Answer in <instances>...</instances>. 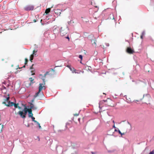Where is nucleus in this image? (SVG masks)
<instances>
[{
    "label": "nucleus",
    "instance_id": "1",
    "mask_svg": "<svg viewBox=\"0 0 154 154\" xmlns=\"http://www.w3.org/2000/svg\"><path fill=\"white\" fill-rule=\"evenodd\" d=\"M10 99L9 94H8V97H5L4 99V101L2 102V104H5L7 106H12L14 105L15 108H17L18 106V103L16 104L13 102H10L9 101Z\"/></svg>",
    "mask_w": 154,
    "mask_h": 154
},
{
    "label": "nucleus",
    "instance_id": "2",
    "mask_svg": "<svg viewBox=\"0 0 154 154\" xmlns=\"http://www.w3.org/2000/svg\"><path fill=\"white\" fill-rule=\"evenodd\" d=\"M29 109H28L26 106L23 110V111H20L18 112H15V114L16 115L19 114L21 117L22 118L24 119L26 118V115L27 114V112H28Z\"/></svg>",
    "mask_w": 154,
    "mask_h": 154
},
{
    "label": "nucleus",
    "instance_id": "3",
    "mask_svg": "<svg viewBox=\"0 0 154 154\" xmlns=\"http://www.w3.org/2000/svg\"><path fill=\"white\" fill-rule=\"evenodd\" d=\"M42 80H43V83H40L39 86V87L38 91L37 93H35V95L34 96L35 97H36L38 96V94H39L40 92L42 90L43 87H45L44 86H42V85H45V79H44V78L42 79Z\"/></svg>",
    "mask_w": 154,
    "mask_h": 154
},
{
    "label": "nucleus",
    "instance_id": "4",
    "mask_svg": "<svg viewBox=\"0 0 154 154\" xmlns=\"http://www.w3.org/2000/svg\"><path fill=\"white\" fill-rule=\"evenodd\" d=\"M106 9H105L104 11H103L102 13V16H103V15H104V16H105V14L106 15H107L108 16V17L107 18H105L106 19H111V17H112L113 18H112V19H114V17L113 16V15L110 12H109L107 13H104L106 11Z\"/></svg>",
    "mask_w": 154,
    "mask_h": 154
},
{
    "label": "nucleus",
    "instance_id": "5",
    "mask_svg": "<svg viewBox=\"0 0 154 154\" xmlns=\"http://www.w3.org/2000/svg\"><path fill=\"white\" fill-rule=\"evenodd\" d=\"M126 52L129 54H133L135 53L134 49H132L130 46L126 48Z\"/></svg>",
    "mask_w": 154,
    "mask_h": 154
},
{
    "label": "nucleus",
    "instance_id": "6",
    "mask_svg": "<svg viewBox=\"0 0 154 154\" xmlns=\"http://www.w3.org/2000/svg\"><path fill=\"white\" fill-rule=\"evenodd\" d=\"M60 35L62 36H64L67 34L66 28L61 27L60 29Z\"/></svg>",
    "mask_w": 154,
    "mask_h": 154
},
{
    "label": "nucleus",
    "instance_id": "7",
    "mask_svg": "<svg viewBox=\"0 0 154 154\" xmlns=\"http://www.w3.org/2000/svg\"><path fill=\"white\" fill-rule=\"evenodd\" d=\"M68 68H69L70 70L71 71H72V73L75 72V73H80V71L79 72H78L76 71L77 70L75 69L74 67L70 65H69L68 64Z\"/></svg>",
    "mask_w": 154,
    "mask_h": 154
},
{
    "label": "nucleus",
    "instance_id": "8",
    "mask_svg": "<svg viewBox=\"0 0 154 154\" xmlns=\"http://www.w3.org/2000/svg\"><path fill=\"white\" fill-rule=\"evenodd\" d=\"M34 9V7L32 5H28L25 7L24 8V10L26 11H29L32 10Z\"/></svg>",
    "mask_w": 154,
    "mask_h": 154
},
{
    "label": "nucleus",
    "instance_id": "9",
    "mask_svg": "<svg viewBox=\"0 0 154 154\" xmlns=\"http://www.w3.org/2000/svg\"><path fill=\"white\" fill-rule=\"evenodd\" d=\"M68 24L69 25V27H70V28H72L74 26L75 23L73 20H70V21H68Z\"/></svg>",
    "mask_w": 154,
    "mask_h": 154
},
{
    "label": "nucleus",
    "instance_id": "10",
    "mask_svg": "<svg viewBox=\"0 0 154 154\" xmlns=\"http://www.w3.org/2000/svg\"><path fill=\"white\" fill-rule=\"evenodd\" d=\"M2 92L4 94H6L7 92V89L4 86H2L1 89Z\"/></svg>",
    "mask_w": 154,
    "mask_h": 154
},
{
    "label": "nucleus",
    "instance_id": "11",
    "mask_svg": "<svg viewBox=\"0 0 154 154\" xmlns=\"http://www.w3.org/2000/svg\"><path fill=\"white\" fill-rule=\"evenodd\" d=\"M115 132H117L119 134H120V133L121 131H120L119 129L118 128H117L116 129H115V131H114V132H113L112 133V134H107V135H112V136H114L113 134H114V133H115Z\"/></svg>",
    "mask_w": 154,
    "mask_h": 154
},
{
    "label": "nucleus",
    "instance_id": "12",
    "mask_svg": "<svg viewBox=\"0 0 154 154\" xmlns=\"http://www.w3.org/2000/svg\"><path fill=\"white\" fill-rule=\"evenodd\" d=\"M96 42L97 40L96 39V38H94V39L92 40L91 41V42L92 43V45H93V46L96 47L97 45H96Z\"/></svg>",
    "mask_w": 154,
    "mask_h": 154
},
{
    "label": "nucleus",
    "instance_id": "13",
    "mask_svg": "<svg viewBox=\"0 0 154 154\" xmlns=\"http://www.w3.org/2000/svg\"><path fill=\"white\" fill-rule=\"evenodd\" d=\"M32 111V110L31 109H29L28 112L29 113L28 116L29 117H32V116H33Z\"/></svg>",
    "mask_w": 154,
    "mask_h": 154
},
{
    "label": "nucleus",
    "instance_id": "14",
    "mask_svg": "<svg viewBox=\"0 0 154 154\" xmlns=\"http://www.w3.org/2000/svg\"><path fill=\"white\" fill-rule=\"evenodd\" d=\"M145 30H143L142 33H141V34L140 36V38L142 39H143V36H144V35H145Z\"/></svg>",
    "mask_w": 154,
    "mask_h": 154
},
{
    "label": "nucleus",
    "instance_id": "15",
    "mask_svg": "<svg viewBox=\"0 0 154 154\" xmlns=\"http://www.w3.org/2000/svg\"><path fill=\"white\" fill-rule=\"evenodd\" d=\"M30 107L29 109H37V108L36 107H34V105L32 103H30Z\"/></svg>",
    "mask_w": 154,
    "mask_h": 154
},
{
    "label": "nucleus",
    "instance_id": "16",
    "mask_svg": "<svg viewBox=\"0 0 154 154\" xmlns=\"http://www.w3.org/2000/svg\"><path fill=\"white\" fill-rule=\"evenodd\" d=\"M124 97H125L126 100H127V102L128 103H132L131 99L130 98H129L128 99H127L126 95H125L124 96Z\"/></svg>",
    "mask_w": 154,
    "mask_h": 154
},
{
    "label": "nucleus",
    "instance_id": "17",
    "mask_svg": "<svg viewBox=\"0 0 154 154\" xmlns=\"http://www.w3.org/2000/svg\"><path fill=\"white\" fill-rule=\"evenodd\" d=\"M51 10L50 8H48L47 9L45 12V13L46 14H48L50 11Z\"/></svg>",
    "mask_w": 154,
    "mask_h": 154
},
{
    "label": "nucleus",
    "instance_id": "18",
    "mask_svg": "<svg viewBox=\"0 0 154 154\" xmlns=\"http://www.w3.org/2000/svg\"><path fill=\"white\" fill-rule=\"evenodd\" d=\"M31 70V72L32 73V75H35V69H33Z\"/></svg>",
    "mask_w": 154,
    "mask_h": 154
},
{
    "label": "nucleus",
    "instance_id": "19",
    "mask_svg": "<svg viewBox=\"0 0 154 154\" xmlns=\"http://www.w3.org/2000/svg\"><path fill=\"white\" fill-rule=\"evenodd\" d=\"M3 125L0 124V132H1L3 129Z\"/></svg>",
    "mask_w": 154,
    "mask_h": 154
},
{
    "label": "nucleus",
    "instance_id": "20",
    "mask_svg": "<svg viewBox=\"0 0 154 154\" xmlns=\"http://www.w3.org/2000/svg\"><path fill=\"white\" fill-rule=\"evenodd\" d=\"M34 57V55L33 54H31L30 56V61L32 62V60H33Z\"/></svg>",
    "mask_w": 154,
    "mask_h": 154
},
{
    "label": "nucleus",
    "instance_id": "21",
    "mask_svg": "<svg viewBox=\"0 0 154 154\" xmlns=\"http://www.w3.org/2000/svg\"><path fill=\"white\" fill-rule=\"evenodd\" d=\"M116 149L113 150H108V152L109 153H111L114 152L116 151Z\"/></svg>",
    "mask_w": 154,
    "mask_h": 154
},
{
    "label": "nucleus",
    "instance_id": "22",
    "mask_svg": "<svg viewBox=\"0 0 154 154\" xmlns=\"http://www.w3.org/2000/svg\"><path fill=\"white\" fill-rule=\"evenodd\" d=\"M57 31H58V28H55L54 30H53V32L54 33V34H55L56 33H57Z\"/></svg>",
    "mask_w": 154,
    "mask_h": 154
},
{
    "label": "nucleus",
    "instance_id": "23",
    "mask_svg": "<svg viewBox=\"0 0 154 154\" xmlns=\"http://www.w3.org/2000/svg\"><path fill=\"white\" fill-rule=\"evenodd\" d=\"M81 60L83 59V56L82 55H79L78 57Z\"/></svg>",
    "mask_w": 154,
    "mask_h": 154
},
{
    "label": "nucleus",
    "instance_id": "24",
    "mask_svg": "<svg viewBox=\"0 0 154 154\" xmlns=\"http://www.w3.org/2000/svg\"><path fill=\"white\" fill-rule=\"evenodd\" d=\"M29 79V81H30L32 83H33V82H32V81L34 80V79L32 77L30 78Z\"/></svg>",
    "mask_w": 154,
    "mask_h": 154
},
{
    "label": "nucleus",
    "instance_id": "25",
    "mask_svg": "<svg viewBox=\"0 0 154 154\" xmlns=\"http://www.w3.org/2000/svg\"><path fill=\"white\" fill-rule=\"evenodd\" d=\"M50 71H47L46 72V73H45V74H44V76H43V77L45 78L46 76L49 74V72H50Z\"/></svg>",
    "mask_w": 154,
    "mask_h": 154
},
{
    "label": "nucleus",
    "instance_id": "26",
    "mask_svg": "<svg viewBox=\"0 0 154 154\" xmlns=\"http://www.w3.org/2000/svg\"><path fill=\"white\" fill-rule=\"evenodd\" d=\"M31 118H32V120L34 122H37V121H36V120H35V118L33 116H32V117H31Z\"/></svg>",
    "mask_w": 154,
    "mask_h": 154
},
{
    "label": "nucleus",
    "instance_id": "27",
    "mask_svg": "<svg viewBox=\"0 0 154 154\" xmlns=\"http://www.w3.org/2000/svg\"><path fill=\"white\" fill-rule=\"evenodd\" d=\"M28 61V60L26 58L25 59V65L27 64Z\"/></svg>",
    "mask_w": 154,
    "mask_h": 154
},
{
    "label": "nucleus",
    "instance_id": "28",
    "mask_svg": "<svg viewBox=\"0 0 154 154\" xmlns=\"http://www.w3.org/2000/svg\"><path fill=\"white\" fill-rule=\"evenodd\" d=\"M147 96V97H150V96L149 95V94L148 93H147V94H144L143 95V98L144 97V96Z\"/></svg>",
    "mask_w": 154,
    "mask_h": 154
},
{
    "label": "nucleus",
    "instance_id": "29",
    "mask_svg": "<svg viewBox=\"0 0 154 154\" xmlns=\"http://www.w3.org/2000/svg\"><path fill=\"white\" fill-rule=\"evenodd\" d=\"M88 70L90 72H92L91 67L90 66H88Z\"/></svg>",
    "mask_w": 154,
    "mask_h": 154
},
{
    "label": "nucleus",
    "instance_id": "30",
    "mask_svg": "<svg viewBox=\"0 0 154 154\" xmlns=\"http://www.w3.org/2000/svg\"><path fill=\"white\" fill-rule=\"evenodd\" d=\"M35 123H37V124L38 125V127H39V128H41V126H40V124H39L38 122L37 121V122H36Z\"/></svg>",
    "mask_w": 154,
    "mask_h": 154
},
{
    "label": "nucleus",
    "instance_id": "31",
    "mask_svg": "<svg viewBox=\"0 0 154 154\" xmlns=\"http://www.w3.org/2000/svg\"><path fill=\"white\" fill-rule=\"evenodd\" d=\"M103 103V101L102 100L100 101L99 102V105L102 104Z\"/></svg>",
    "mask_w": 154,
    "mask_h": 154
},
{
    "label": "nucleus",
    "instance_id": "32",
    "mask_svg": "<svg viewBox=\"0 0 154 154\" xmlns=\"http://www.w3.org/2000/svg\"><path fill=\"white\" fill-rule=\"evenodd\" d=\"M149 154H154V150H153L152 151H150Z\"/></svg>",
    "mask_w": 154,
    "mask_h": 154
},
{
    "label": "nucleus",
    "instance_id": "33",
    "mask_svg": "<svg viewBox=\"0 0 154 154\" xmlns=\"http://www.w3.org/2000/svg\"><path fill=\"white\" fill-rule=\"evenodd\" d=\"M125 133H122L121 132L120 133V134H119L121 135V137H122L123 135H125Z\"/></svg>",
    "mask_w": 154,
    "mask_h": 154
},
{
    "label": "nucleus",
    "instance_id": "34",
    "mask_svg": "<svg viewBox=\"0 0 154 154\" xmlns=\"http://www.w3.org/2000/svg\"><path fill=\"white\" fill-rule=\"evenodd\" d=\"M33 65H34V64H32V66L30 67V70H32V69H34L33 68Z\"/></svg>",
    "mask_w": 154,
    "mask_h": 154
},
{
    "label": "nucleus",
    "instance_id": "35",
    "mask_svg": "<svg viewBox=\"0 0 154 154\" xmlns=\"http://www.w3.org/2000/svg\"><path fill=\"white\" fill-rule=\"evenodd\" d=\"M60 11V10H57L55 12V13H58V12L59 13V14H58L60 15V12H59Z\"/></svg>",
    "mask_w": 154,
    "mask_h": 154
},
{
    "label": "nucleus",
    "instance_id": "36",
    "mask_svg": "<svg viewBox=\"0 0 154 154\" xmlns=\"http://www.w3.org/2000/svg\"><path fill=\"white\" fill-rule=\"evenodd\" d=\"M37 52V51H35V50L33 51V53L32 54H33V55L34 54H35V53Z\"/></svg>",
    "mask_w": 154,
    "mask_h": 154
},
{
    "label": "nucleus",
    "instance_id": "37",
    "mask_svg": "<svg viewBox=\"0 0 154 154\" xmlns=\"http://www.w3.org/2000/svg\"><path fill=\"white\" fill-rule=\"evenodd\" d=\"M81 111V110H80L79 112L78 113V114H74V116H78V115H79V113H80V112Z\"/></svg>",
    "mask_w": 154,
    "mask_h": 154
},
{
    "label": "nucleus",
    "instance_id": "38",
    "mask_svg": "<svg viewBox=\"0 0 154 154\" xmlns=\"http://www.w3.org/2000/svg\"><path fill=\"white\" fill-rule=\"evenodd\" d=\"M26 65H25V64L24 65H23V66L22 67H21V68H19V65H18V66H17L18 67V68H19V69H20V68H25V67H26Z\"/></svg>",
    "mask_w": 154,
    "mask_h": 154
},
{
    "label": "nucleus",
    "instance_id": "39",
    "mask_svg": "<svg viewBox=\"0 0 154 154\" xmlns=\"http://www.w3.org/2000/svg\"><path fill=\"white\" fill-rule=\"evenodd\" d=\"M112 128H114L115 129H116L117 128L115 127L114 124V125H113Z\"/></svg>",
    "mask_w": 154,
    "mask_h": 154
},
{
    "label": "nucleus",
    "instance_id": "40",
    "mask_svg": "<svg viewBox=\"0 0 154 154\" xmlns=\"http://www.w3.org/2000/svg\"><path fill=\"white\" fill-rule=\"evenodd\" d=\"M91 153L92 154H95L96 153V152H92V151L91 152Z\"/></svg>",
    "mask_w": 154,
    "mask_h": 154
},
{
    "label": "nucleus",
    "instance_id": "41",
    "mask_svg": "<svg viewBox=\"0 0 154 154\" xmlns=\"http://www.w3.org/2000/svg\"><path fill=\"white\" fill-rule=\"evenodd\" d=\"M80 119H81L80 118H78V120L80 124Z\"/></svg>",
    "mask_w": 154,
    "mask_h": 154
},
{
    "label": "nucleus",
    "instance_id": "42",
    "mask_svg": "<svg viewBox=\"0 0 154 154\" xmlns=\"http://www.w3.org/2000/svg\"><path fill=\"white\" fill-rule=\"evenodd\" d=\"M154 140V136L152 137V139L150 141H151L152 140Z\"/></svg>",
    "mask_w": 154,
    "mask_h": 154
},
{
    "label": "nucleus",
    "instance_id": "43",
    "mask_svg": "<svg viewBox=\"0 0 154 154\" xmlns=\"http://www.w3.org/2000/svg\"><path fill=\"white\" fill-rule=\"evenodd\" d=\"M71 154H77V152L75 151L74 153H72Z\"/></svg>",
    "mask_w": 154,
    "mask_h": 154
},
{
    "label": "nucleus",
    "instance_id": "44",
    "mask_svg": "<svg viewBox=\"0 0 154 154\" xmlns=\"http://www.w3.org/2000/svg\"><path fill=\"white\" fill-rule=\"evenodd\" d=\"M103 101V102H107V100H102Z\"/></svg>",
    "mask_w": 154,
    "mask_h": 154
},
{
    "label": "nucleus",
    "instance_id": "45",
    "mask_svg": "<svg viewBox=\"0 0 154 154\" xmlns=\"http://www.w3.org/2000/svg\"><path fill=\"white\" fill-rule=\"evenodd\" d=\"M99 108L100 109V110L102 108V107H101L100 105H99Z\"/></svg>",
    "mask_w": 154,
    "mask_h": 154
},
{
    "label": "nucleus",
    "instance_id": "46",
    "mask_svg": "<svg viewBox=\"0 0 154 154\" xmlns=\"http://www.w3.org/2000/svg\"><path fill=\"white\" fill-rule=\"evenodd\" d=\"M138 66L139 67H140V65L139 64H137L136 65V66Z\"/></svg>",
    "mask_w": 154,
    "mask_h": 154
},
{
    "label": "nucleus",
    "instance_id": "47",
    "mask_svg": "<svg viewBox=\"0 0 154 154\" xmlns=\"http://www.w3.org/2000/svg\"><path fill=\"white\" fill-rule=\"evenodd\" d=\"M127 123H128V124L130 125V126H131V124H130V123L129 122H128V121H127Z\"/></svg>",
    "mask_w": 154,
    "mask_h": 154
},
{
    "label": "nucleus",
    "instance_id": "48",
    "mask_svg": "<svg viewBox=\"0 0 154 154\" xmlns=\"http://www.w3.org/2000/svg\"><path fill=\"white\" fill-rule=\"evenodd\" d=\"M75 119V118L74 117H73V119H72V120L75 123H76L75 121L74 120V119Z\"/></svg>",
    "mask_w": 154,
    "mask_h": 154
},
{
    "label": "nucleus",
    "instance_id": "49",
    "mask_svg": "<svg viewBox=\"0 0 154 154\" xmlns=\"http://www.w3.org/2000/svg\"><path fill=\"white\" fill-rule=\"evenodd\" d=\"M51 71H53V72H54V69H51Z\"/></svg>",
    "mask_w": 154,
    "mask_h": 154
},
{
    "label": "nucleus",
    "instance_id": "50",
    "mask_svg": "<svg viewBox=\"0 0 154 154\" xmlns=\"http://www.w3.org/2000/svg\"><path fill=\"white\" fill-rule=\"evenodd\" d=\"M17 108L19 109H21V107L19 106H17Z\"/></svg>",
    "mask_w": 154,
    "mask_h": 154
},
{
    "label": "nucleus",
    "instance_id": "51",
    "mask_svg": "<svg viewBox=\"0 0 154 154\" xmlns=\"http://www.w3.org/2000/svg\"><path fill=\"white\" fill-rule=\"evenodd\" d=\"M134 102H139V100H134Z\"/></svg>",
    "mask_w": 154,
    "mask_h": 154
},
{
    "label": "nucleus",
    "instance_id": "52",
    "mask_svg": "<svg viewBox=\"0 0 154 154\" xmlns=\"http://www.w3.org/2000/svg\"><path fill=\"white\" fill-rule=\"evenodd\" d=\"M33 21L34 22H36V20H35V19H34L33 20Z\"/></svg>",
    "mask_w": 154,
    "mask_h": 154
},
{
    "label": "nucleus",
    "instance_id": "53",
    "mask_svg": "<svg viewBox=\"0 0 154 154\" xmlns=\"http://www.w3.org/2000/svg\"><path fill=\"white\" fill-rule=\"evenodd\" d=\"M73 128V131L71 132V133H73L74 132V128Z\"/></svg>",
    "mask_w": 154,
    "mask_h": 154
},
{
    "label": "nucleus",
    "instance_id": "54",
    "mask_svg": "<svg viewBox=\"0 0 154 154\" xmlns=\"http://www.w3.org/2000/svg\"><path fill=\"white\" fill-rule=\"evenodd\" d=\"M70 40V38L69 37V36L68 35V41H69Z\"/></svg>",
    "mask_w": 154,
    "mask_h": 154
},
{
    "label": "nucleus",
    "instance_id": "55",
    "mask_svg": "<svg viewBox=\"0 0 154 154\" xmlns=\"http://www.w3.org/2000/svg\"><path fill=\"white\" fill-rule=\"evenodd\" d=\"M106 46H109V44H108V43H107L106 44Z\"/></svg>",
    "mask_w": 154,
    "mask_h": 154
},
{
    "label": "nucleus",
    "instance_id": "56",
    "mask_svg": "<svg viewBox=\"0 0 154 154\" xmlns=\"http://www.w3.org/2000/svg\"><path fill=\"white\" fill-rule=\"evenodd\" d=\"M82 60H81V61H80V63H82V64H84L83 63H82Z\"/></svg>",
    "mask_w": 154,
    "mask_h": 154
},
{
    "label": "nucleus",
    "instance_id": "57",
    "mask_svg": "<svg viewBox=\"0 0 154 154\" xmlns=\"http://www.w3.org/2000/svg\"><path fill=\"white\" fill-rule=\"evenodd\" d=\"M10 84H8V85H7V87H9V86H10Z\"/></svg>",
    "mask_w": 154,
    "mask_h": 154
},
{
    "label": "nucleus",
    "instance_id": "58",
    "mask_svg": "<svg viewBox=\"0 0 154 154\" xmlns=\"http://www.w3.org/2000/svg\"><path fill=\"white\" fill-rule=\"evenodd\" d=\"M116 105H113V106H111V107H114Z\"/></svg>",
    "mask_w": 154,
    "mask_h": 154
},
{
    "label": "nucleus",
    "instance_id": "59",
    "mask_svg": "<svg viewBox=\"0 0 154 154\" xmlns=\"http://www.w3.org/2000/svg\"><path fill=\"white\" fill-rule=\"evenodd\" d=\"M112 122L114 124H115V122H114V120H113L112 121Z\"/></svg>",
    "mask_w": 154,
    "mask_h": 154
},
{
    "label": "nucleus",
    "instance_id": "60",
    "mask_svg": "<svg viewBox=\"0 0 154 154\" xmlns=\"http://www.w3.org/2000/svg\"><path fill=\"white\" fill-rule=\"evenodd\" d=\"M68 131H70V130L69 128V129L68 128Z\"/></svg>",
    "mask_w": 154,
    "mask_h": 154
},
{
    "label": "nucleus",
    "instance_id": "61",
    "mask_svg": "<svg viewBox=\"0 0 154 154\" xmlns=\"http://www.w3.org/2000/svg\"><path fill=\"white\" fill-rule=\"evenodd\" d=\"M125 41H127V42H128L129 43V42L128 40H125Z\"/></svg>",
    "mask_w": 154,
    "mask_h": 154
},
{
    "label": "nucleus",
    "instance_id": "62",
    "mask_svg": "<svg viewBox=\"0 0 154 154\" xmlns=\"http://www.w3.org/2000/svg\"><path fill=\"white\" fill-rule=\"evenodd\" d=\"M68 30H69V27L68 26Z\"/></svg>",
    "mask_w": 154,
    "mask_h": 154
},
{
    "label": "nucleus",
    "instance_id": "63",
    "mask_svg": "<svg viewBox=\"0 0 154 154\" xmlns=\"http://www.w3.org/2000/svg\"><path fill=\"white\" fill-rule=\"evenodd\" d=\"M40 76H42V74H40Z\"/></svg>",
    "mask_w": 154,
    "mask_h": 154
},
{
    "label": "nucleus",
    "instance_id": "64",
    "mask_svg": "<svg viewBox=\"0 0 154 154\" xmlns=\"http://www.w3.org/2000/svg\"><path fill=\"white\" fill-rule=\"evenodd\" d=\"M95 59V60H97V58H96Z\"/></svg>",
    "mask_w": 154,
    "mask_h": 154
}]
</instances>
